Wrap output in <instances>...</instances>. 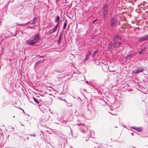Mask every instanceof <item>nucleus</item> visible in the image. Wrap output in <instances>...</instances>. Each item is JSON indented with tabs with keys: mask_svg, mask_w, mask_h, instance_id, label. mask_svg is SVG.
I'll return each mask as SVG.
<instances>
[{
	"mask_svg": "<svg viewBox=\"0 0 148 148\" xmlns=\"http://www.w3.org/2000/svg\"><path fill=\"white\" fill-rule=\"evenodd\" d=\"M32 39H29L26 42L27 45H33L37 43L40 40V37L38 34H34L32 36Z\"/></svg>",
	"mask_w": 148,
	"mask_h": 148,
	"instance_id": "f257e3e1",
	"label": "nucleus"
},
{
	"mask_svg": "<svg viewBox=\"0 0 148 148\" xmlns=\"http://www.w3.org/2000/svg\"><path fill=\"white\" fill-rule=\"evenodd\" d=\"M110 23L111 27H114L117 24V20L113 18L111 19Z\"/></svg>",
	"mask_w": 148,
	"mask_h": 148,
	"instance_id": "f03ea898",
	"label": "nucleus"
},
{
	"mask_svg": "<svg viewBox=\"0 0 148 148\" xmlns=\"http://www.w3.org/2000/svg\"><path fill=\"white\" fill-rule=\"evenodd\" d=\"M119 38L117 35H116L114 36V38L113 40V47L115 48L116 47V45L117 42V40L119 39Z\"/></svg>",
	"mask_w": 148,
	"mask_h": 148,
	"instance_id": "7ed1b4c3",
	"label": "nucleus"
},
{
	"mask_svg": "<svg viewBox=\"0 0 148 148\" xmlns=\"http://www.w3.org/2000/svg\"><path fill=\"white\" fill-rule=\"evenodd\" d=\"M59 25V23H58L55 26V27L53 28L52 29L49 30L48 33L49 34H52L55 32L57 30L58 26Z\"/></svg>",
	"mask_w": 148,
	"mask_h": 148,
	"instance_id": "20e7f679",
	"label": "nucleus"
},
{
	"mask_svg": "<svg viewBox=\"0 0 148 148\" xmlns=\"http://www.w3.org/2000/svg\"><path fill=\"white\" fill-rule=\"evenodd\" d=\"M138 41L140 42L147 40H148V35H145L143 37L138 38Z\"/></svg>",
	"mask_w": 148,
	"mask_h": 148,
	"instance_id": "39448f33",
	"label": "nucleus"
},
{
	"mask_svg": "<svg viewBox=\"0 0 148 148\" xmlns=\"http://www.w3.org/2000/svg\"><path fill=\"white\" fill-rule=\"evenodd\" d=\"M77 125L79 126H80V125H83V126L84 127L83 128V130L82 128V129H81V132L82 133H86V132L87 128L85 126H84V124H81V123H78L77 124Z\"/></svg>",
	"mask_w": 148,
	"mask_h": 148,
	"instance_id": "423d86ee",
	"label": "nucleus"
},
{
	"mask_svg": "<svg viewBox=\"0 0 148 148\" xmlns=\"http://www.w3.org/2000/svg\"><path fill=\"white\" fill-rule=\"evenodd\" d=\"M143 70L144 69L143 67L138 68L136 70L135 73H139L142 72L143 71Z\"/></svg>",
	"mask_w": 148,
	"mask_h": 148,
	"instance_id": "0eeeda50",
	"label": "nucleus"
},
{
	"mask_svg": "<svg viewBox=\"0 0 148 148\" xmlns=\"http://www.w3.org/2000/svg\"><path fill=\"white\" fill-rule=\"evenodd\" d=\"M132 128L139 132H141L142 131V129L141 127H132Z\"/></svg>",
	"mask_w": 148,
	"mask_h": 148,
	"instance_id": "6e6552de",
	"label": "nucleus"
},
{
	"mask_svg": "<svg viewBox=\"0 0 148 148\" xmlns=\"http://www.w3.org/2000/svg\"><path fill=\"white\" fill-rule=\"evenodd\" d=\"M42 120L43 121H46L48 119V117L47 116H42L41 117Z\"/></svg>",
	"mask_w": 148,
	"mask_h": 148,
	"instance_id": "1a4fd4ad",
	"label": "nucleus"
},
{
	"mask_svg": "<svg viewBox=\"0 0 148 148\" xmlns=\"http://www.w3.org/2000/svg\"><path fill=\"white\" fill-rule=\"evenodd\" d=\"M147 49L146 47H144L143 49H141V51L139 52V53L140 54L142 53L143 52H144L145 50Z\"/></svg>",
	"mask_w": 148,
	"mask_h": 148,
	"instance_id": "9d476101",
	"label": "nucleus"
},
{
	"mask_svg": "<svg viewBox=\"0 0 148 148\" xmlns=\"http://www.w3.org/2000/svg\"><path fill=\"white\" fill-rule=\"evenodd\" d=\"M98 51V50L97 49L94 51L93 54L92 55V57H94V58L95 57V55L97 53Z\"/></svg>",
	"mask_w": 148,
	"mask_h": 148,
	"instance_id": "9b49d317",
	"label": "nucleus"
},
{
	"mask_svg": "<svg viewBox=\"0 0 148 148\" xmlns=\"http://www.w3.org/2000/svg\"><path fill=\"white\" fill-rule=\"evenodd\" d=\"M112 47V44L111 43H110L108 44V50H110V49Z\"/></svg>",
	"mask_w": 148,
	"mask_h": 148,
	"instance_id": "f8f14e48",
	"label": "nucleus"
},
{
	"mask_svg": "<svg viewBox=\"0 0 148 148\" xmlns=\"http://www.w3.org/2000/svg\"><path fill=\"white\" fill-rule=\"evenodd\" d=\"M107 12H108V11L107 10H104L103 12V15L104 18L105 17L106 15V14Z\"/></svg>",
	"mask_w": 148,
	"mask_h": 148,
	"instance_id": "ddd939ff",
	"label": "nucleus"
},
{
	"mask_svg": "<svg viewBox=\"0 0 148 148\" xmlns=\"http://www.w3.org/2000/svg\"><path fill=\"white\" fill-rule=\"evenodd\" d=\"M90 56H89V55H88L87 54H86V56L85 58V59L84 60L85 61H86L88 59V58H89Z\"/></svg>",
	"mask_w": 148,
	"mask_h": 148,
	"instance_id": "4468645a",
	"label": "nucleus"
},
{
	"mask_svg": "<svg viewBox=\"0 0 148 148\" xmlns=\"http://www.w3.org/2000/svg\"><path fill=\"white\" fill-rule=\"evenodd\" d=\"M60 20V17L59 16H57L56 18L55 19V22H57L59 21Z\"/></svg>",
	"mask_w": 148,
	"mask_h": 148,
	"instance_id": "2eb2a0df",
	"label": "nucleus"
},
{
	"mask_svg": "<svg viewBox=\"0 0 148 148\" xmlns=\"http://www.w3.org/2000/svg\"><path fill=\"white\" fill-rule=\"evenodd\" d=\"M66 105L68 106H72V104L71 102H67Z\"/></svg>",
	"mask_w": 148,
	"mask_h": 148,
	"instance_id": "dca6fc26",
	"label": "nucleus"
},
{
	"mask_svg": "<svg viewBox=\"0 0 148 148\" xmlns=\"http://www.w3.org/2000/svg\"><path fill=\"white\" fill-rule=\"evenodd\" d=\"M61 38H62L61 37H58V44H59L60 42Z\"/></svg>",
	"mask_w": 148,
	"mask_h": 148,
	"instance_id": "f3484780",
	"label": "nucleus"
},
{
	"mask_svg": "<svg viewBox=\"0 0 148 148\" xmlns=\"http://www.w3.org/2000/svg\"><path fill=\"white\" fill-rule=\"evenodd\" d=\"M62 124L63 125H66V121H62Z\"/></svg>",
	"mask_w": 148,
	"mask_h": 148,
	"instance_id": "a211bd4d",
	"label": "nucleus"
},
{
	"mask_svg": "<svg viewBox=\"0 0 148 148\" xmlns=\"http://www.w3.org/2000/svg\"><path fill=\"white\" fill-rule=\"evenodd\" d=\"M67 25V23H64V26H63V29H65L66 28V26Z\"/></svg>",
	"mask_w": 148,
	"mask_h": 148,
	"instance_id": "6ab92c4d",
	"label": "nucleus"
},
{
	"mask_svg": "<svg viewBox=\"0 0 148 148\" xmlns=\"http://www.w3.org/2000/svg\"><path fill=\"white\" fill-rule=\"evenodd\" d=\"M40 103V102H36V103L35 104V105L36 106H40V105L39 104Z\"/></svg>",
	"mask_w": 148,
	"mask_h": 148,
	"instance_id": "aec40b11",
	"label": "nucleus"
},
{
	"mask_svg": "<svg viewBox=\"0 0 148 148\" xmlns=\"http://www.w3.org/2000/svg\"><path fill=\"white\" fill-rule=\"evenodd\" d=\"M91 53H92V52L90 51H88V54H88V55H89V56H90V55H91Z\"/></svg>",
	"mask_w": 148,
	"mask_h": 148,
	"instance_id": "412c9836",
	"label": "nucleus"
},
{
	"mask_svg": "<svg viewBox=\"0 0 148 148\" xmlns=\"http://www.w3.org/2000/svg\"><path fill=\"white\" fill-rule=\"evenodd\" d=\"M43 61V60H39V61H38L37 62V64H40V63L41 62H42Z\"/></svg>",
	"mask_w": 148,
	"mask_h": 148,
	"instance_id": "4be33fe9",
	"label": "nucleus"
},
{
	"mask_svg": "<svg viewBox=\"0 0 148 148\" xmlns=\"http://www.w3.org/2000/svg\"><path fill=\"white\" fill-rule=\"evenodd\" d=\"M29 22L26 24H21V25L22 26L26 25H27L28 24H29Z\"/></svg>",
	"mask_w": 148,
	"mask_h": 148,
	"instance_id": "5701e85b",
	"label": "nucleus"
},
{
	"mask_svg": "<svg viewBox=\"0 0 148 148\" xmlns=\"http://www.w3.org/2000/svg\"><path fill=\"white\" fill-rule=\"evenodd\" d=\"M97 19H95L94 20L92 21V23H94L97 21Z\"/></svg>",
	"mask_w": 148,
	"mask_h": 148,
	"instance_id": "b1692460",
	"label": "nucleus"
},
{
	"mask_svg": "<svg viewBox=\"0 0 148 148\" xmlns=\"http://www.w3.org/2000/svg\"><path fill=\"white\" fill-rule=\"evenodd\" d=\"M62 35L63 34L62 33H60V34L59 35V37H61L62 38Z\"/></svg>",
	"mask_w": 148,
	"mask_h": 148,
	"instance_id": "393cba45",
	"label": "nucleus"
},
{
	"mask_svg": "<svg viewBox=\"0 0 148 148\" xmlns=\"http://www.w3.org/2000/svg\"><path fill=\"white\" fill-rule=\"evenodd\" d=\"M30 136H35V135L34 134H33L32 135H31Z\"/></svg>",
	"mask_w": 148,
	"mask_h": 148,
	"instance_id": "a878e982",
	"label": "nucleus"
},
{
	"mask_svg": "<svg viewBox=\"0 0 148 148\" xmlns=\"http://www.w3.org/2000/svg\"><path fill=\"white\" fill-rule=\"evenodd\" d=\"M118 43L119 45H121V43L120 42H118Z\"/></svg>",
	"mask_w": 148,
	"mask_h": 148,
	"instance_id": "bb28decb",
	"label": "nucleus"
},
{
	"mask_svg": "<svg viewBox=\"0 0 148 148\" xmlns=\"http://www.w3.org/2000/svg\"><path fill=\"white\" fill-rule=\"evenodd\" d=\"M19 108L20 109H21L22 110V111L24 113H25V112H24V110H23L21 108Z\"/></svg>",
	"mask_w": 148,
	"mask_h": 148,
	"instance_id": "cd10ccee",
	"label": "nucleus"
},
{
	"mask_svg": "<svg viewBox=\"0 0 148 148\" xmlns=\"http://www.w3.org/2000/svg\"><path fill=\"white\" fill-rule=\"evenodd\" d=\"M34 100L35 101V102H37V101H36V99L34 98Z\"/></svg>",
	"mask_w": 148,
	"mask_h": 148,
	"instance_id": "c85d7f7f",
	"label": "nucleus"
},
{
	"mask_svg": "<svg viewBox=\"0 0 148 148\" xmlns=\"http://www.w3.org/2000/svg\"><path fill=\"white\" fill-rule=\"evenodd\" d=\"M130 55H128L127 56V58H129V57H130Z\"/></svg>",
	"mask_w": 148,
	"mask_h": 148,
	"instance_id": "c756f323",
	"label": "nucleus"
},
{
	"mask_svg": "<svg viewBox=\"0 0 148 148\" xmlns=\"http://www.w3.org/2000/svg\"><path fill=\"white\" fill-rule=\"evenodd\" d=\"M106 4H105V6H106Z\"/></svg>",
	"mask_w": 148,
	"mask_h": 148,
	"instance_id": "7c9ffc66",
	"label": "nucleus"
},
{
	"mask_svg": "<svg viewBox=\"0 0 148 148\" xmlns=\"http://www.w3.org/2000/svg\"><path fill=\"white\" fill-rule=\"evenodd\" d=\"M96 148V147H95V148Z\"/></svg>",
	"mask_w": 148,
	"mask_h": 148,
	"instance_id": "2f4dec72",
	"label": "nucleus"
}]
</instances>
